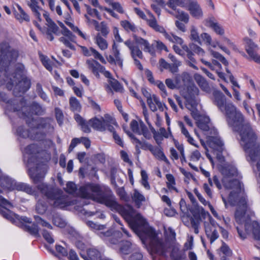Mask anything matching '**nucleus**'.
<instances>
[{"instance_id": "8fccbe9b", "label": "nucleus", "mask_w": 260, "mask_h": 260, "mask_svg": "<svg viewBox=\"0 0 260 260\" xmlns=\"http://www.w3.org/2000/svg\"><path fill=\"white\" fill-rule=\"evenodd\" d=\"M120 25L126 31L135 32L136 28L134 24L131 23L129 21L125 20L120 22Z\"/></svg>"}, {"instance_id": "0eeeda50", "label": "nucleus", "mask_w": 260, "mask_h": 260, "mask_svg": "<svg viewBox=\"0 0 260 260\" xmlns=\"http://www.w3.org/2000/svg\"><path fill=\"white\" fill-rule=\"evenodd\" d=\"M9 64L10 63L8 66ZM8 68L9 69V67ZM24 69L23 65L18 64L16 66L13 74L10 76L9 71H8V76L18 82L13 89V94L16 97H21L30 87V81L23 77Z\"/></svg>"}, {"instance_id": "393cba45", "label": "nucleus", "mask_w": 260, "mask_h": 260, "mask_svg": "<svg viewBox=\"0 0 260 260\" xmlns=\"http://www.w3.org/2000/svg\"><path fill=\"white\" fill-rule=\"evenodd\" d=\"M23 161L27 168L28 175L31 179H32V146L28 145L25 148L23 152Z\"/></svg>"}, {"instance_id": "7ed1b4c3", "label": "nucleus", "mask_w": 260, "mask_h": 260, "mask_svg": "<svg viewBox=\"0 0 260 260\" xmlns=\"http://www.w3.org/2000/svg\"><path fill=\"white\" fill-rule=\"evenodd\" d=\"M79 194L82 198L92 199L109 207H115L118 205L117 202L110 195L105 193L98 184L89 183L80 187Z\"/></svg>"}, {"instance_id": "423d86ee", "label": "nucleus", "mask_w": 260, "mask_h": 260, "mask_svg": "<svg viewBox=\"0 0 260 260\" xmlns=\"http://www.w3.org/2000/svg\"><path fill=\"white\" fill-rule=\"evenodd\" d=\"M124 131L131 139L132 143L135 145L137 150L140 148L144 150H149L156 159L162 160L166 164L169 163V160L163 151V148L160 145L153 146L147 142H142L129 131H126L124 128Z\"/></svg>"}, {"instance_id": "aec40b11", "label": "nucleus", "mask_w": 260, "mask_h": 260, "mask_svg": "<svg viewBox=\"0 0 260 260\" xmlns=\"http://www.w3.org/2000/svg\"><path fill=\"white\" fill-rule=\"evenodd\" d=\"M141 92L144 96L147 99V104L151 111L153 112L157 111L156 106L159 109L163 110L161 103L155 95L153 94L152 98L150 93L144 87L141 88Z\"/></svg>"}, {"instance_id": "37998d69", "label": "nucleus", "mask_w": 260, "mask_h": 260, "mask_svg": "<svg viewBox=\"0 0 260 260\" xmlns=\"http://www.w3.org/2000/svg\"><path fill=\"white\" fill-rule=\"evenodd\" d=\"M18 11L14 10L13 12L15 18L19 20H25L28 21L29 20V16L25 13L23 10L19 5L17 6Z\"/></svg>"}, {"instance_id": "052dcab7", "label": "nucleus", "mask_w": 260, "mask_h": 260, "mask_svg": "<svg viewBox=\"0 0 260 260\" xmlns=\"http://www.w3.org/2000/svg\"><path fill=\"white\" fill-rule=\"evenodd\" d=\"M55 115L58 124L61 126L63 121L64 116L62 110L58 107H56L54 109Z\"/></svg>"}, {"instance_id": "5701e85b", "label": "nucleus", "mask_w": 260, "mask_h": 260, "mask_svg": "<svg viewBox=\"0 0 260 260\" xmlns=\"http://www.w3.org/2000/svg\"><path fill=\"white\" fill-rule=\"evenodd\" d=\"M206 141L209 147L219 153L224 150V143L218 136V132L214 135H209L206 137Z\"/></svg>"}, {"instance_id": "09e8293b", "label": "nucleus", "mask_w": 260, "mask_h": 260, "mask_svg": "<svg viewBox=\"0 0 260 260\" xmlns=\"http://www.w3.org/2000/svg\"><path fill=\"white\" fill-rule=\"evenodd\" d=\"M40 4L44 6V2L43 0H34V16L39 21H41V14L38 11L37 8L40 9L38 6Z\"/></svg>"}, {"instance_id": "39448f33", "label": "nucleus", "mask_w": 260, "mask_h": 260, "mask_svg": "<svg viewBox=\"0 0 260 260\" xmlns=\"http://www.w3.org/2000/svg\"><path fill=\"white\" fill-rule=\"evenodd\" d=\"M41 193L47 199L54 201L53 206L57 208L64 209L71 205V201L67 196L63 195L62 190L44 183H41L37 186Z\"/></svg>"}, {"instance_id": "6e6d98bb", "label": "nucleus", "mask_w": 260, "mask_h": 260, "mask_svg": "<svg viewBox=\"0 0 260 260\" xmlns=\"http://www.w3.org/2000/svg\"><path fill=\"white\" fill-rule=\"evenodd\" d=\"M203 211L204 209L202 208L201 209L197 207L191 208L190 210V212L192 215V217L191 219L201 220V214Z\"/></svg>"}, {"instance_id": "412c9836", "label": "nucleus", "mask_w": 260, "mask_h": 260, "mask_svg": "<svg viewBox=\"0 0 260 260\" xmlns=\"http://www.w3.org/2000/svg\"><path fill=\"white\" fill-rule=\"evenodd\" d=\"M48 166L45 161H40L36 164L34 169V184L41 182L48 171Z\"/></svg>"}, {"instance_id": "e433bc0d", "label": "nucleus", "mask_w": 260, "mask_h": 260, "mask_svg": "<svg viewBox=\"0 0 260 260\" xmlns=\"http://www.w3.org/2000/svg\"><path fill=\"white\" fill-rule=\"evenodd\" d=\"M178 126L180 129L181 134L185 137L187 141L190 145L196 146L197 147H198V145L195 143V140L190 135L188 131L186 128L183 122L181 121H179L178 122Z\"/></svg>"}, {"instance_id": "bf43d9fd", "label": "nucleus", "mask_w": 260, "mask_h": 260, "mask_svg": "<svg viewBox=\"0 0 260 260\" xmlns=\"http://www.w3.org/2000/svg\"><path fill=\"white\" fill-rule=\"evenodd\" d=\"M223 185L226 189H233L235 187V186H238V187H240V183L237 179L230 180L226 182H223Z\"/></svg>"}, {"instance_id": "6e6552de", "label": "nucleus", "mask_w": 260, "mask_h": 260, "mask_svg": "<svg viewBox=\"0 0 260 260\" xmlns=\"http://www.w3.org/2000/svg\"><path fill=\"white\" fill-rule=\"evenodd\" d=\"M130 128L133 133L139 135H143L147 140H150L152 138L151 134H152L157 144L160 145L161 141L163 140L162 136L156 132L154 127H152L151 129L149 131L142 120L140 119L138 121L133 119L130 123Z\"/></svg>"}, {"instance_id": "603ef678", "label": "nucleus", "mask_w": 260, "mask_h": 260, "mask_svg": "<svg viewBox=\"0 0 260 260\" xmlns=\"http://www.w3.org/2000/svg\"><path fill=\"white\" fill-rule=\"evenodd\" d=\"M106 2L112 7L113 10L116 11L118 13L120 14L124 13L123 7L119 2H115L113 0H106Z\"/></svg>"}, {"instance_id": "e2e57ef3", "label": "nucleus", "mask_w": 260, "mask_h": 260, "mask_svg": "<svg viewBox=\"0 0 260 260\" xmlns=\"http://www.w3.org/2000/svg\"><path fill=\"white\" fill-rule=\"evenodd\" d=\"M168 6L172 9L175 10L177 6L184 7V3L182 0H169Z\"/></svg>"}, {"instance_id": "4d7b16f0", "label": "nucleus", "mask_w": 260, "mask_h": 260, "mask_svg": "<svg viewBox=\"0 0 260 260\" xmlns=\"http://www.w3.org/2000/svg\"><path fill=\"white\" fill-rule=\"evenodd\" d=\"M40 58L43 65L49 71L51 72L52 70V67L50 63V60L47 57L41 53H40Z\"/></svg>"}, {"instance_id": "2eb2a0df", "label": "nucleus", "mask_w": 260, "mask_h": 260, "mask_svg": "<svg viewBox=\"0 0 260 260\" xmlns=\"http://www.w3.org/2000/svg\"><path fill=\"white\" fill-rule=\"evenodd\" d=\"M184 90H186L184 95L186 107L188 109H195L197 106L196 98L199 92L198 88L193 83L186 87Z\"/></svg>"}, {"instance_id": "20e7f679", "label": "nucleus", "mask_w": 260, "mask_h": 260, "mask_svg": "<svg viewBox=\"0 0 260 260\" xmlns=\"http://www.w3.org/2000/svg\"><path fill=\"white\" fill-rule=\"evenodd\" d=\"M12 207V204L8 200L0 196V214L4 218L32 235V224H31V219L26 216H20L14 213L8 209V208Z\"/></svg>"}, {"instance_id": "49530a36", "label": "nucleus", "mask_w": 260, "mask_h": 260, "mask_svg": "<svg viewBox=\"0 0 260 260\" xmlns=\"http://www.w3.org/2000/svg\"><path fill=\"white\" fill-rule=\"evenodd\" d=\"M95 43L102 50H105L108 48V45L107 41L102 38L99 33L95 37Z\"/></svg>"}, {"instance_id": "1a4fd4ad", "label": "nucleus", "mask_w": 260, "mask_h": 260, "mask_svg": "<svg viewBox=\"0 0 260 260\" xmlns=\"http://www.w3.org/2000/svg\"><path fill=\"white\" fill-rule=\"evenodd\" d=\"M18 116L23 119L26 122L29 128H26L23 126H19L17 129L18 135L24 139H29L31 140L32 138V107L22 106L21 112L18 113Z\"/></svg>"}, {"instance_id": "b1692460", "label": "nucleus", "mask_w": 260, "mask_h": 260, "mask_svg": "<svg viewBox=\"0 0 260 260\" xmlns=\"http://www.w3.org/2000/svg\"><path fill=\"white\" fill-rule=\"evenodd\" d=\"M196 123L198 127L202 131L206 137L209 135H215L217 133V129L211 126L210 119L208 116H205L198 122H196Z\"/></svg>"}, {"instance_id": "c85d7f7f", "label": "nucleus", "mask_w": 260, "mask_h": 260, "mask_svg": "<svg viewBox=\"0 0 260 260\" xmlns=\"http://www.w3.org/2000/svg\"><path fill=\"white\" fill-rule=\"evenodd\" d=\"M188 8L190 14L193 17L199 18L203 16L202 9L196 0H189Z\"/></svg>"}, {"instance_id": "338daca9", "label": "nucleus", "mask_w": 260, "mask_h": 260, "mask_svg": "<svg viewBox=\"0 0 260 260\" xmlns=\"http://www.w3.org/2000/svg\"><path fill=\"white\" fill-rule=\"evenodd\" d=\"M212 55L214 57L219 60L226 67H228L229 63L225 58L221 54L217 52L212 51Z\"/></svg>"}, {"instance_id": "4c0bfd02", "label": "nucleus", "mask_w": 260, "mask_h": 260, "mask_svg": "<svg viewBox=\"0 0 260 260\" xmlns=\"http://www.w3.org/2000/svg\"><path fill=\"white\" fill-rule=\"evenodd\" d=\"M205 25L211 28L217 35L222 36L224 34V30L222 26L214 20L209 19L206 21Z\"/></svg>"}, {"instance_id": "c9c22d12", "label": "nucleus", "mask_w": 260, "mask_h": 260, "mask_svg": "<svg viewBox=\"0 0 260 260\" xmlns=\"http://www.w3.org/2000/svg\"><path fill=\"white\" fill-rule=\"evenodd\" d=\"M109 85H107V88L112 93H113L112 89L115 92H122L123 90L122 85L116 79L113 77L112 75L111 78H108Z\"/></svg>"}, {"instance_id": "ea45409f", "label": "nucleus", "mask_w": 260, "mask_h": 260, "mask_svg": "<svg viewBox=\"0 0 260 260\" xmlns=\"http://www.w3.org/2000/svg\"><path fill=\"white\" fill-rule=\"evenodd\" d=\"M34 218L37 222V224L34 223V236H36L39 234V229L38 224H40L42 226L46 227L48 229L52 228V225L49 222L44 220L39 216L35 215L34 216Z\"/></svg>"}, {"instance_id": "f704fd0d", "label": "nucleus", "mask_w": 260, "mask_h": 260, "mask_svg": "<svg viewBox=\"0 0 260 260\" xmlns=\"http://www.w3.org/2000/svg\"><path fill=\"white\" fill-rule=\"evenodd\" d=\"M194 79L203 91H206V92H210L211 90L210 87L204 77L200 74L196 73L194 75Z\"/></svg>"}, {"instance_id": "f257e3e1", "label": "nucleus", "mask_w": 260, "mask_h": 260, "mask_svg": "<svg viewBox=\"0 0 260 260\" xmlns=\"http://www.w3.org/2000/svg\"><path fill=\"white\" fill-rule=\"evenodd\" d=\"M215 104L224 113L229 125L239 132L240 144L244 150L248 153L247 160L255 161L260 157V145L257 144V136L249 124H244V117L232 103H226L225 95L219 90L213 93Z\"/></svg>"}, {"instance_id": "79ce46f5", "label": "nucleus", "mask_w": 260, "mask_h": 260, "mask_svg": "<svg viewBox=\"0 0 260 260\" xmlns=\"http://www.w3.org/2000/svg\"><path fill=\"white\" fill-rule=\"evenodd\" d=\"M69 105L71 110L73 112H80L81 110V105L78 100L72 96L69 99Z\"/></svg>"}, {"instance_id": "a19ab883", "label": "nucleus", "mask_w": 260, "mask_h": 260, "mask_svg": "<svg viewBox=\"0 0 260 260\" xmlns=\"http://www.w3.org/2000/svg\"><path fill=\"white\" fill-rule=\"evenodd\" d=\"M48 250L52 254H53L54 255H56L58 257L62 256L65 257L67 256L68 254V252L67 249L62 246L61 245L56 244L55 245V249L56 253L55 252V251L52 249L49 248V247H47V248Z\"/></svg>"}, {"instance_id": "a878e982", "label": "nucleus", "mask_w": 260, "mask_h": 260, "mask_svg": "<svg viewBox=\"0 0 260 260\" xmlns=\"http://www.w3.org/2000/svg\"><path fill=\"white\" fill-rule=\"evenodd\" d=\"M175 82L178 88H182L184 89L186 87L193 83L192 77L187 72H183L181 75L175 76Z\"/></svg>"}, {"instance_id": "f8f14e48", "label": "nucleus", "mask_w": 260, "mask_h": 260, "mask_svg": "<svg viewBox=\"0 0 260 260\" xmlns=\"http://www.w3.org/2000/svg\"><path fill=\"white\" fill-rule=\"evenodd\" d=\"M0 186L7 189H16L23 191L28 194H32V189L29 185L24 183H16L8 175L4 174L0 170Z\"/></svg>"}, {"instance_id": "680f3d73", "label": "nucleus", "mask_w": 260, "mask_h": 260, "mask_svg": "<svg viewBox=\"0 0 260 260\" xmlns=\"http://www.w3.org/2000/svg\"><path fill=\"white\" fill-rule=\"evenodd\" d=\"M133 252L129 257V260H144L143 254L140 252L139 248L136 247Z\"/></svg>"}, {"instance_id": "c756f323", "label": "nucleus", "mask_w": 260, "mask_h": 260, "mask_svg": "<svg viewBox=\"0 0 260 260\" xmlns=\"http://www.w3.org/2000/svg\"><path fill=\"white\" fill-rule=\"evenodd\" d=\"M201 61L212 71H215L218 77L221 79L224 78V74L221 72V64L216 60H212V62L201 59Z\"/></svg>"}, {"instance_id": "4468645a", "label": "nucleus", "mask_w": 260, "mask_h": 260, "mask_svg": "<svg viewBox=\"0 0 260 260\" xmlns=\"http://www.w3.org/2000/svg\"><path fill=\"white\" fill-rule=\"evenodd\" d=\"M120 212L122 216L133 230L137 231L144 225L145 220L140 213L134 215L132 212L124 208H122Z\"/></svg>"}, {"instance_id": "4be33fe9", "label": "nucleus", "mask_w": 260, "mask_h": 260, "mask_svg": "<svg viewBox=\"0 0 260 260\" xmlns=\"http://www.w3.org/2000/svg\"><path fill=\"white\" fill-rule=\"evenodd\" d=\"M0 101L5 102L8 104L7 109L10 111L14 112H21V107L22 106H26V101L24 98H21L19 101V105H16V103L18 102L17 100H9L6 93L4 92H0Z\"/></svg>"}, {"instance_id": "3c124183", "label": "nucleus", "mask_w": 260, "mask_h": 260, "mask_svg": "<svg viewBox=\"0 0 260 260\" xmlns=\"http://www.w3.org/2000/svg\"><path fill=\"white\" fill-rule=\"evenodd\" d=\"M36 92L39 96L45 102H49L47 94L44 91L42 85L38 83L36 85Z\"/></svg>"}, {"instance_id": "774afa93", "label": "nucleus", "mask_w": 260, "mask_h": 260, "mask_svg": "<svg viewBox=\"0 0 260 260\" xmlns=\"http://www.w3.org/2000/svg\"><path fill=\"white\" fill-rule=\"evenodd\" d=\"M224 170L225 175L228 177H233L237 174V169L233 166H228Z\"/></svg>"}, {"instance_id": "a18cd8bd", "label": "nucleus", "mask_w": 260, "mask_h": 260, "mask_svg": "<svg viewBox=\"0 0 260 260\" xmlns=\"http://www.w3.org/2000/svg\"><path fill=\"white\" fill-rule=\"evenodd\" d=\"M132 198L138 207H140L142 203L145 201V197L137 189L134 190Z\"/></svg>"}, {"instance_id": "13d9d810", "label": "nucleus", "mask_w": 260, "mask_h": 260, "mask_svg": "<svg viewBox=\"0 0 260 260\" xmlns=\"http://www.w3.org/2000/svg\"><path fill=\"white\" fill-rule=\"evenodd\" d=\"M220 251L225 255L222 257V260H226V256H230L232 255V250L229 246L224 242H222L220 248Z\"/></svg>"}, {"instance_id": "7c9ffc66", "label": "nucleus", "mask_w": 260, "mask_h": 260, "mask_svg": "<svg viewBox=\"0 0 260 260\" xmlns=\"http://www.w3.org/2000/svg\"><path fill=\"white\" fill-rule=\"evenodd\" d=\"M159 66L162 69L169 70L172 74H175L179 71V67L181 66V62L169 63L162 58L159 60Z\"/></svg>"}, {"instance_id": "dca6fc26", "label": "nucleus", "mask_w": 260, "mask_h": 260, "mask_svg": "<svg viewBox=\"0 0 260 260\" xmlns=\"http://www.w3.org/2000/svg\"><path fill=\"white\" fill-rule=\"evenodd\" d=\"M88 69L91 71L92 74L98 79L100 78V73H102L107 78H111L112 74L109 71L106 70L104 66L101 65L98 61L94 59H88L86 61Z\"/></svg>"}, {"instance_id": "f3484780", "label": "nucleus", "mask_w": 260, "mask_h": 260, "mask_svg": "<svg viewBox=\"0 0 260 260\" xmlns=\"http://www.w3.org/2000/svg\"><path fill=\"white\" fill-rule=\"evenodd\" d=\"M218 227L219 228L218 225L211 216L209 218V222H204L205 234L210 243H213L219 237L217 230Z\"/></svg>"}, {"instance_id": "de8ad7c7", "label": "nucleus", "mask_w": 260, "mask_h": 260, "mask_svg": "<svg viewBox=\"0 0 260 260\" xmlns=\"http://www.w3.org/2000/svg\"><path fill=\"white\" fill-rule=\"evenodd\" d=\"M252 232L254 238L255 240H260V225L259 223L256 221H253L252 222Z\"/></svg>"}, {"instance_id": "473e14b6", "label": "nucleus", "mask_w": 260, "mask_h": 260, "mask_svg": "<svg viewBox=\"0 0 260 260\" xmlns=\"http://www.w3.org/2000/svg\"><path fill=\"white\" fill-rule=\"evenodd\" d=\"M134 247L131 242L128 240H120L119 243V252L122 255H127L134 250Z\"/></svg>"}, {"instance_id": "bb28decb", "label": "nucleus", "mask_w": 260, "mask_h": 260, "mask_svg": "<svg viewBox=\"0 0 260 260\" xmlns=\"http://www.w3.org/2000/svg\"><path fill=\"white\" fill-rule=\"evenodd\" d=\"M134 38L135 42L142 48L144 52H148L152 55H155V49L153 44L150 45L147 40L141 37L135 35Z\"/></svg>"}, {"instance_id": "9d476101", "label": "nucleus", "mask_w": 260, "mask_h": 260, "mask_svg": "<svg viewBox=\"0 0 260 260\" xmlns=\"http://www.w3.org/2000/svg\"><path fill=\"white\" fill-rule=\"evenodd\" d=\"M18 56V52L11 48L8 42H3L0 44V76L4 73L3 67H7L10 62L15 60ZM4 79L0 78V85L4 83Z\"/></svg>"}, {"instance_id": "c03bdc74", "label": "nucleus", "mask_w": 260, "mask_h": 260, "mask_svg": "<svg viewBox=\"0 0 260 260\" xmlns=\"http://www.w3.org/2000/svg\"><path fill=\"white\" fill-rule=\"evenodd\" d=\"M167 181L166 182L168 188L170 190L178 192V189L175 187L176 181L174 176L171 174H167L166 175Z\"/></svg>"}, {"instance_id": "a211bd4d", "label": "nucleus", "mask_w": 260, "mask_h": 260, "mask_svg": "<svg viewBox=\"0 0 260 260\" xmlns=\"http://www.w3.org/2000/svg\"><path fill=\"white\" fill-rule=\"evenodd\" d=\"M243 41L245 44V50L250 58L255 62L260 64V55L256 53V50L258 48L257 45L248 37L244 38Z\"/></svg>"}, {"instance_id": "72a5a7b5", "label": "nucleus", "mask_w": 260, "mask_h": 260, "mask_svg": "<svg viewBox=\"0 0 260 260\" xmlns=\"http://www.w3.org/2000/svg\"><path fill=\"white\" fill-rule=\"evenodd\" d=\"M74 119L80 126L81 129L83 132L85 133H90L91 132L89 120L87 121L78 113L75 114Z\"/></svg>"}, {"instance_id": "ddd939ff", "label": "nucleus", "mask_w": 260, "mask_h": 260, "mask_svg": "<svg viewBox=\"0 0 260 260\" xmlns=\"http://www.w3.org/2000/svg\"><path fill=\"white\" fill-rule=\"evenodd\" d=\"M145 233L150 238L148 244L150 252L162 256L165 255L167 252L166 245L162 240L157 237L155 231L153 229H150L147 230Z\"/></svg>"}, {"instance_id": "0e129e2a", "label": "nucleus", "mask_w": 260, "mask_h": 260, "mask_svg": "<svg viewBox=\"0 0 260 260\" xmlns=\"http://www.w3.org/2000/svg\"><path fill=\"white\" fill-rule=\"evenodd\" d=\"M42 234L43 237L49 244H53L54 242V238L51 233L49 231L46 230H43Z\"/></svg>"}, {"instance_id": "69168bd1", "label": "nucleus", "mask_w": 260, "mask_h": 260, "mask_svg": "<svg viewBox=\"0 0 260 260\" xmlns=\"http://www.w3.org/2000/svg\"><path fill=\"white\" fill-rule=\"evenodd\" d=\"M131 53L133 59L136 58V57H138L140 59L143 58L142 52L139 49L138 46H136L134 48H133L131 51Z\"/></svg>"}, {"instance_id": "5fc2aeb1", "label": "nucleus", "mask_w": 260, "mask_h": 260, "mask_svg": "<svg viewBox=\"0 0 260 260\" xmlns=\"http://www.w3.org/2000/svg\"><path fill=\"white\" fill-rule=\"evenodd\" d=\"M46 109L40 104L34 101V114L37 115H43L45 114Z\"/></svg>"}, {"instance_id": "6ab92c4d", "label": "nucleus", "mask_w": 260, "mask_h": 260, "mask_svg": "<svg viewBox=\"0 0 260 260\" xmlns=\"http://www.w3.org/2000/svg\"><path fill=\"white\" fill-rule=\"evenodd\" d=\"M43 16L48 26L46 31V38L48 40L52 41L54 39L53 34L56 35H60L59 28L56 24L50 18L49 15L47 12L44 11Z\"/></svg>"}, {"instance_id": "58836bf2", "label": "nucleus", "mask_w": 260, "mask_h": 260, "mask_svg": "<svg viewBox=\"0 0 260 260\" xmlns=\"http://www.w3.org/2000/svg\"><path fill=\"white\" fill-rule=\"evenodd\" d=\"M8 66H7V67H3V70L5 71L4 72V73L2 74L1 76H0V78H4V83H3L2 84L0 85V86L3 85L5 84V83L6 82V81L8 80H10V81H9L7 85H6V87H7V88L8 89V90H11L14 86V84L15 86L18 83V82L16 81V80H14L12 79V77H10L9 76H8V71H9V69H8Z\"/></svg>"}, {"instance_id": "f03ea898", "label": "nucleus", "mask_w": 260, "mask_h": 260, "mask_svg": "<svg viewBox=\"0 0 260 260\" xmlns=\"http://www.w3.org/2000/svg\"><path fill=\"white\" fill-rule=\"evenodd\" d=\"M134 11L140 18L146 20L148 25L155 31L162 34L167 40L171 42L181 45L182 50L186 53L187 58L190 60L189 66L194 69H198V68L194 64L196 61L193 56L194 53L199 56H203L205 52L202 48L193 43L190 44L189 46L183 45V40L171 32H167L163 26L157 23L155 17L151 12H149L148 13L150 17V19H148L144 12L140 8H135Z\"/></svg>"}, {"instance_id": "2f4dec72", "label": "nucleus", "mask_w": 260, "mask_h": 260, "mask_svg": "<svg viewBox=\"0 0 260 260\" xmlns=\"http://www.w3.org/2000/svg\"><path fill=\"white\" fill-rule=\"evenodd\" d=\"M90 126L94 129L104 132L105 131V124L106 123V120H105L103 117L98 118L94 117L89 119Z\"/></svg>"}, {"instance_id": "864d4df0", "label": "nucleus", "mask_w": 260, "mask_h": 260, "mask_svg": "<svg viewBox=\"0 0 260 260\" xmlns=\"http://www.w3.org/2000/svg\"><path fill=\"white\" fill-rule=\"evenodd\" d=\"M75 245L77 248L79 250V254L80 256L81 253L82 254V253H85L87 248H86V245L83 241V238H81V239H77L75 241Z\"/></svg>"}, {"instance_id": "cd10ccee", "label": "nucleus", "mask_w": 260, "mask_h": 260, "mask_svg": "<svg viewBox=\"0 0 260 260\" xmlns=\"http://www.w3.org/2000/svg\"><path fill=\"white\" fill-rule=\"evenodd\" d=\"M81 257L84 260H101L102 259L101 251L94 247L87 248L85 253H81Z\"/></svg>"}, {"instance_id": "9b49d317", "label": "nucleus", "mask_w": 260, "mask_h": 260, "mask_svg": "<svg viewBox=\"0 0 260 260\" xmlns=\"http://www.w3.org/2000/svg\"><path fill=\"white\" fill-rule=\"evenodd\" d=\"M51 118L48 117L34 118V130L37 131L34 134V140L38 142H43L45 140L49 131L54 128L51 125Z\"/></svg>"}]
</instances>
